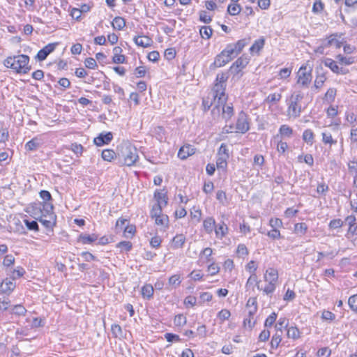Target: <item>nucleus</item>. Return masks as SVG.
<instances>
[{"label": "nucleus", "mask_w": 357, "mask_h": 357, "mask_svg": "<svg viewBox=\"0 0 357 357\" xmlns=\"http://www.w3.org/2000/svg\"><path fill=\"white\" fill-rule=\"evenodd\" d=\"M54 206L48 202H37L30 205L26 212L38 220L47 229H52L56 224V215L53 212Z\"/></svg>", "instance_id": "1"}, {"label": "nucleus", "mask_w": 357, "mask_h": 357, "mask_svg": "<svg viewBox=\"0 0 357 357\" xmlns=\"http://www.w3.org/2000/svg\"><path fill=\"white\" fill-rule=\"evenodd\" d=\"M117 154L119 162L126 166L135 165L139 158L137 149L130 143L121 144Z\"/></svg>", "instance_id": "2"}, {"label": "nucleus", "mask_w": 357, "mask_h": 357, "mask_svg": "<svg viewBox=\"0 0 357 357\" xmlns=\"http://www.w3.org/2000/svg\"><path fill=\"white\" fill-rule=\"evenodd\" d=\"M29 62V57L25 54H20L14 56L7 57L3 64L6 68H12L18 73H27L31 67L28 66Z\"/></svg>", "instance_id": "3"}, {"label": "nucleus", "mask_w": 357, "mask_h": 357, "mask_svg": "<svg viewBox=\"0 0 357 357\" xmlns=\"http://www.w3.org/2000/svg\"><path fill=\"white\" fill-rule=\"evenodd\" d=\"M227 79V77L225 73L218 74L216 77V82L211 92V95L214 98V101H218L220 103H223L227 100V97L225 94V82Z\"/></svg>", "instance_id": "4"}, {"label": "nucleus", "mask_w": 357, "mask_h": 357, "mask_svg": "<svg viewBox=\"0 0 357 357\" xmlns=\"http://www.w3.org/2000/svg\"><path fill=\"white\" fill-rule=\"evenodd\" d=\"M303 98L301 92H295L291 94L288 103V114L294 118L298 117L302 112L300 102Z\"/></svg>", "instance_id": "5"}, {"label": "nucleus", "mask_w": 357, "mask_h": 357, "mask_svg": "<svg viewBox=\"0 0 357 357\" xmlns=\"http://www.w3.org/2000/svg\"><path fill=\"white\" fill-rule=\"evenodd\" d=\"M249 130V123L247 121L246 114L241 112L239 113L238 119L236 121V124L235 128L232 126H225L223 128V130L226 133L229 132H240V133H245Z\"/></svg>", "instance_id": "6"}, {"label": "nucleus", "mask_w": 357, "mask_h": 357, "mask_svg": "<svg viewBox=\"0 0 357 357\" xmlns=\"http://www.w3.org/2000/svg\"><path fill=\"white\" fill-rule=\"evenodd\" d=\"M297 77L298 84L301 85V86H307L312 79L311 70L307 71V67L302 66L297 73Z\"/></svg>", "instance_id": "7"}, {"label": "nucleus", "mask_w": 357, "mask_h": 357, "mask_svg": "<svg viewBox=\"0 0 357 357\" xmlns=\"http://www.w3.org/2000/svg\"><path fill=\"white\" fill-rule=\"evenodd\" d=\"M226 102H224L223 103H220L218 101H216L217 105L215 107H213L212 112L215 113V109H217L218 112H220V108L222 109V117L225 120L227 121L231 119V117L234 114V109L233 106L231 105H226Z\"/></svg>", "instance_id": "8"}, {"label": "nucleus", "mask_w": 357, "mask_h": 357, "mask_svg": "<svg viewBox=\"0 0 357 357\" xmlns=\"http://www.w3.org/2000/svg\"><path fill=\"white\" fill-rule=\"evenodd\" d=\"M324 64L328 67L334 73L338 75H345L348 73V70L339 67L334 60L330 58H326L323 61Z\"/></svg>", "instance_id": "9"}, {"label": "nucleus", "mask_w": 357, "mask_h": 357, "mask_svg": "<svg viewBox=\"0 0 357 357\" xmlns=\"http://www.w3.org/2000/svg\"><path fill=\"white\" fill-rule=\"evenodd\" d=\"M195 153V149L190 144H186L180 148L178 157L181 160H185Z\"/></svg>", "instance_id": "10"}, {"label": "nucleus", "mask_w": 357, "mask_h": 357, "mask_svg": "<svg viewBox=\"0 0 357 357\" xmlns=\"http://www.w3.org/2000/svg\"><path fill=\"white\" fill-rule=\"evenodd\" d=\"M56 45L57 43H50L47 45L38 52L36 57L39 61L45 60L47 56L54 50Z\"/></svg>", "instance_id": "11"}, {"label": "nucleus", "mask_w": 357, "mask_h": 357, "mask_svg": "<svg viewBox=\"0 0 357 357\" xmlns=\"http://www.w3.org/2000/svg\"><path fill=\"white\" fill-rule=\"evenodd\" d=\"M15 288V283L10 279H5L0 284V290L3 294L9 295Z\"/></svg>", "instance_id": "12"}, {"label": "nucleus", "mask_w": 357, "mask_h": 357, "mask_svg": "<svg viewBox=\"0 0 357 357\" xmlns=\"http://www.w3.org/2000/svg\"><path fill=\"white\" fill-rule=\"evenodd\" d=\"M113 138L112 133L109 132L106 134H100L97 137L94 138V143L98 146H102L104 144H107L109 142L112 141Z\"/></svg>", "instance_id": "13"}, {"label": "nucleus", "mask_w": 357, "mask_h": 357, "mask_svg": "<svg viewBox=\"0 0 357 357\" xmlns=\"http://www.w3.org/2000/svg\"><path fill=\"white\" fill-rule=\"evenodd\" d=\"M154 199L156 201V203L154 205L161 206L163 207L167 205L168 198L166 192L156 190L154 192Z\"/></svg>", "instance_id": "14"}, {"label": "nucleus", "mask_w": 357, "mask_h": 357, "mask_svg": "<svg viewBox=\"0 0 357 357\" xmlns=\"http://www.w3.org/2000/svg\"><path fill=\"white\" fill-rule=\"evenodd\" d=\"M230 61H231V58H229L228 56L225 52H223L222 51L215 58L213 65L216 68H220L222 66H224L225 64L229 63Z\"/></svg>", "instance_id": "15"}, {"label": "nucleus", "mask_w": 357, "mask_h": 357, "mask_svg": "<svg viewBox=\"0 0 357 357\" xmlns=\"http://www.w3.org/2000/svg\"><path fill=\"white\" fill-rule=\"evenodd\" d=\"M264 280L266 282H277L278 280V271L273 268H269L266 271Z\"/></svg>", "instance_id": "16"}, {"label": "nucleus", "mask_w": 357, "mask_h": 357, "mask_svg": "<svg viewBox=\"0 0 357 357\" xmlns=\"http://www.w3.org/2000/svg\"><path fill=\"white\" fill-rule=\"evenodd\" d=\"M133 40L137 45L142 47H150L152 43V40L149 37L145 36H135Z\"/></svg>", "instance_id": "17"}, {"label": "nucleus", "mask_w": 357, "mask_h": 357, "mask_svg": "<svg viewBox=\"0 0 357 357\" xmlns=\"http://www.w3.org/2000/svg\"><path fill=\"white\" fill-rule=\"evenodd\" d=\"M203 226L208 234H211L215 228V220L212 217H208L204 220Z\"/></svg>", "instance_id": "18"}, {"label": "nucleus", "mask_w": 357, "mask_h": 357, "mask_svg": "<svg viewBox=\"0 0 357 357\" xmlns=\"http://www.w3.org/2000/svg\"><path fill=\"white\" fill-rule=\"evenodd\" d=\"M185 242V237L183 234H177L172 239V248L178 249L183 247Z\"/></svg>", "instance_id": "19"}, {"label": "nucleus", "mask_w": 357, "mask_h": 357, "mask_svg": "<svg viewBox=\"0 0 357 357\" xmlns=\"http://www.w3.org/2000/svg\"><path fill=\"white\" fill-rule=\"evenodd\" d=\"M181 282V276L180 275L175 274L172 275L169 278L168 281V287H167L168 289H171L172 288L176 289L177 287L180 285Z\"/></svg>", "instance_id": "20"}, {"label": "nucleus", "mask_w": 357, "mask_h": 357, "mask_svg": "<svg viewBox=\"0 0 357 357\" xmlns=\"http://www.w3.org/2000/svg\"><path fill=\"white\" fill-rule=\"evenodd\" d=\"M41 144V141L37 137L33 138L25 144V149L26 151H35Z\"/></svg>", "instance_id": "21"}, {"label": "nucleus", "mask_w": 357, "mask_h": 357, "mask_svg": "<svg viewBox=\"0 0 357 357\" xmlns=\"http://www.w3.org/2000/svg\"><path fill=\"white\" fill-rule=\"evenodd\" d=\"M112 25L114 29L121 30L126 26V21L121 17H115L112 22Z\"/></svg>", "instance_id": "22"}, {"label": "nucleus", "mask_w": 357, "mask_h": 357, "mask_svg": "<svg viewBox=\"0 0 357 357\" xmlns=\"http://www.w3.org/2000/svg\"><path fill=\"white\" fill-rule=\"evenodd\" d=\"M154 219H155V223L158 226H160V227H163L164 229H166L168 227L169 218L167 215H160Z\"/></svg>", "instance_id": "23"}, {"label": "nucleus", "mask_w": 357, "mask_h": 357, "mask_svg": "<svg viewBox=\"0 0 357 357\" xmlns=\"http://www.w3.org/2000/svg\"><path fill=\"white\" fill-rule=\"evenodd\" d=\"M153 287L150 284H146L142 288V294L144 297H146L147 298H151L153 294Z\"/></svg>", "instance_id": "24"}, {"label": "nucleus", "mask_w": 357, "mask_h": 357, "mask_svg": "<svg viewBox=\"0 0 357 357\" xmlns=\"http://www.w3.org/2000/svg\"><path fill=\"white\" fill-rule=\"evenodd\" d=\"M341 42H340L336 38V35H331L328 37L326 43L324 44L326 47L328 46H335L336 48H340L341 47Z\"/></svg>", "instance_id": "25"}, {"label": "nucleus", "mask_w": 357, "mask_h": 357, "mask_svg": "<svg viewBox=\"0 0 357 357\" xmlns=\"http://www.w3.org/2000/svg\"><path fill=\"white\" fill-rule=\"evenodd\" d=\"M265 43L264 38H260L259 40H255L254 44L251 46L250 50V52H259L264 47Z\"/></svg>", "instance_id": "26"}, {"label": "nucleus", "mask_w": 357, "mask_h": 357, "mask_svg": "<svg viewBox=\"0 0 357 357\" xmlns=\"http://www.w3.org/2000/svg\"><path fill=\"white\" fill-rule=\"evenodd\" d=\"M336 59L337 60V61L340 63L344 64V65H350V64L354 63L355 61V59L354 57H351V56L347 57V56H344L342 54L337 55Z\"/></svg>", "instance_id": "27"}, {"label": "nucleus", "mask_w": 357, "mask_h": 357, "mask_svg": "<svg viewBox=\"0 0 357 357\" xmlns=\"http://www.w3.org/2000/svg\"><path fill=\"white\" fill-rule=\"evenodd\" d=\"M163 208L164 207L161 206L153 205L150 213V216L151 217V218L153 219L160 215H165L164 213H162Z\"/></svg>", "instance_id": "28"}, {"label": "nucleus", "mask_w": 357, "mask_h": 357, "mask_svg": "<svg viewBox=\"0 0 357 357\" xmlns=\"http://www.w3.org/2000/svg\"><path fill=\"white\" fill-rule=\"evenodd\" d=\"M98 238V236L96 234L92 235H84L81 234L79 237V239L84 244L86 243H91L96 241Z\"/></svg>", "instance_id": "29"}, {"label": "nucleus", "mask_w": 357, "mask_h": 357, "mask_svg": "<svg viewBox=\"0 0 357 357\" xmlns=\"http://www.w3.org/2000/svg\"><path fill=\"white\" fill-rule=\"evenodd\" d=\"M287 337L294 340L300 337V331L296 327L291 326L287 329Z\"/></svg>", "instance_id": "30"}, {"label": "nucleus", "mask_w": 357, "mask_h": 357, "mask_svg": "<svg viewBox=\"0 0 357 357\" xmlns=\"http://www.w3.org/2000/svg\"><path fill=\"white\" fill-rule=\"evenodd\" d=\"M199 33L203 38L209 39L213 33V29L210 26H204L200 30Z\"/></svg>", "instance_id": "31"}, {"label": "nucleus", "mask_w": 357, "mask_h": 357, "mask_svg": "<svg viewBox=\"0 0 357 357\" xmlns=\"http://www.w3.org/2000/svg\"><path fill=\"white\" fill-rule=\"evenodd\" d=\"M307 226L305 222L296 223L294 226V231L297 234L303 235L306 233Z\"/></svg>", "instance_id": "32"}, {"label": "nucleus", "mask_w": 357, "mask_h": 357, "mask_svg": "<svg viewBox=\"0 0 357 357\" xmlns=\"http://www.w3.org/2000/svg\"><path fill=\"white\" fill-rule=\"evenodd\" d=\"M248 44L246 39H241L238 40L236 43L231 44L233 48L235 49L237 54L238 55L244 47Z\"/></svg>", "instance_id": "33"}, {"label": "nucleus", "mask_w": 357, "mask_h": 357, "mask_svg": "<svg viewBox=\"0 0 357 357\" xmlns=\"http://www.w3.org/2000/svg\"><path fill=\"white\" fill-rule=\"evenodd\" d=\"M279 132L282 136L287 137H290L293 134V130L287 125H282Z\"/></svg>", "instance_id": "34"}, {"label": "nucleus", "mask_w": 357, "mask_h": 357, "mask_svg": "<svg viewBox=\"0 0 357 357\" xmlns=\"http://www.w3.org/2000/svg\"><path fill=\"white\" fill-rule=\"evenodd\" d=\"M116 156V153L111 149H105L102 152V158L104 160L112 161Z\"/></svg>", "instance_id": "35"}, {"label": "nucleus", "mask_w": 357, "mask_h": 357, "mask_svg": "<svg viewBox=\"0 0 357 357\" xmlns=\"http://www.w3.org/2000/svg\"><path fill=\"white\" fill-rule=\"evenodd\" d=\"M227 229V226L224 222H222V224L219 225L218 227H215V234L218 237L222 238L226 234Z\"/></svg>", "instance_id": "36"}, {"label": "nucleus", "mask_w": 357, "mask_h": 357, "mask_svg": "<svg viewBox=\"0 0 357 357\" xmlns=\"http://www.w3.org/2000/svg\"><path fill=\"white\" fill-rule=\"evenodd\" d=\"M222 52H225L229 58H231V61L238 56L235 49L233 48V45L231 44L227 45Z\"/></svg>", "instance_id": "37"}, {"label": "nucleus", "mask_w": 357, "mask_h": 357, "mask_svg": "<svg viewBox=\"0 0 357 357\" xmlns=\"http://www.w3.org/2000/svg\"><path fill=\"white\" fill-rule=\"evenodd\" d=\"M303 139L307 144H312L314 139L313 132L310 129L305 130L303 134Z\"/></svg>", "instance_id": "38"}, {"label": "nucleus", "mask_w": 357, "mask_h": 357, "mask_svg": "<svg viewBox=\"0 0 357 357\" xmlns=\"http://www.w3.org/2000/svg\"><path fill=\"white\" fill-rule=\"evenodd\" d=\"M228 158H227V155H224V157L218 155L216 160V166L218 169H225L227 165V160Z\"/></svg>", "instance_id": "39"}, {"label": "nucleus", "mask_w": 357, "mask_h": 357, "mask_svg": "<svg viewBox=\"0 0 357 357\" xmlns=\"http://www.w3.org/2000/svg\"><path fill=\"white\" fill-rule=\"evenodd\" d=\"M241 10V7L240 5L237 3H233L228 6L227 8V12L231 15H238Z\"/></svg>", "instance_id": "40"}, {"label": "nucleus", "mask_w": 357, "mask_h": 357, "mask_svg": "<svg viewBox=\"0 0 357 357\" xmlns=\"http://www.w3.org/2000/svg\"><path fill=\"white\" fill-rule=\"evenodd\" d=\"M336 95V89L334 88H330L325 93L324 99L328 102H333Z\"/></svg>", "instance_id": "41"}, {"label": "nucleus", "mask_w": 357, "mask_h": 357, "mask_svg": "<svg viewBox=\"0 0 357 357\" xmlns=\"http://www.w3.org/2000/svg\"><path fill=\"white\" fill-rule=\"evenodd\" d=\"M282 334L280 333L276 332V333L272 337V340L271 342L272 348H278L280 343L282 341Z\"/></svg>", "instance_id": "42"}, {"label": "nucleus", "mask_w": 357, "mask_h": 357, "mask_svg": "<svg viewBox=\"0 0 357 357\" xmlns=\"http://www.w3.org/2000/svg\"><path fill=\"white\" fill-rule=\"evenodd\" d=\"M202 105L204 107V110H208L213 105H214V107H215L217 102H215L214 98L211 96V98L208 96L206 99H204L202 101Z\"/></svg>", "instance_id": "43"}, {"label": "nucleus", "mask_w": 357, "mask_h": 357, "mask_svg": "<svg viewBox=\"0 0 357 357\" xmlns=\"http://www.w3.org/2000/svg\"><path fill=\"white\" fill-rule=\"evenodd\" d=\"M116 247L120 249L121 252H128L131 250L132 243L130 241H121L116 245Z\"/></svg>", "instance_id": "44"}, {"label": "nucleus", "mask_w": 357, "mask_h": 357, "mask_svg": "<svg viewBox=\"0 0 357 357\" xmlns=\"http://www.w3.org/2000/svg\"><path fill=\"white\" fill-rule=\"evenodd\" d=\"M281 94L280 93H272V94H270L267 96V98H266L265 101L268 103H275L278 101H280V100L281 99Z\"/></svg>", "instance_id": "45"}, {"label": "nucleus", "mask_w": 357, "mask_h": 357, "mask_svg": "<svg viewBox=\"0 0 357 357\" xmlns=\"http://www.w3.org/2000/svg\"><path fill=\"white\" fill-rule=\"evenodd\" d=\"M287 324H288V321H287V319L285 318H280L275 326L276 332L282 333V328L284 326L287 327Z\"/></svg>", "instance_id": "46"}, {"label": "nucleus", "mask_w": 357, "mask_h": 357, "mask_svg": "<svg viewBox=\"0 0 357 357\" xmlns=\"http://www.w3.org/2000/svg\"><path fill=\"white\" fill-rule=\"evenodd\" d=\"M248 63V61H246V59H243L242 57H240L238 59H237V60L232 64V66H231V69H234V68H244Z\"/></svg>", "instance_id": "47"}, {"label": "nucleus", "mask_w": 357, "mask_h": 357, "mask_svg": "<svg viewBox=\"0 0 357 357\" xmlns=\"http://www.w3.org/2000/svg\"><path fill=\"white\" fill-rule=\"evenodd\" d=\"M135 232V226L131 225L126 226L123 229V235L126 238H131Z\"/></svg>", "instance_id": "48"}, {"label": "nucleus", "mask_w": 357, "mask_h": 357, "mask_svg": "<svg viewBox=\"0 0 357 357\" xmlns=\"http://www.w3.org/2000/svg\"><path fill=\"white\" fill-rule=\"evenodd\" d=\"M322 141L324 144H329L331 145L337 143V140L333 139L331 134L326 132L322 133Z\"/></svg>", "instance_id": "49"}, {"label": "nucleus", "mask_w": 357, "mask_h": 357, "mask_svg": "<svg viewBox=\"0 0 357 357\" xmlns=\"http://www.w3.org/2000/svg\"><path fill=\"white\" fill-rule=\"evenodd\" d=\"M348 304L353 311L357 312V294L353 295L349 298Z\"/></svg>", "instance_id": "50"}, {"label": "nucleus", "mask_w": 357, "mask_h": 357, "mask_svg": "<svg viewBox=\"0 0 357 357\" xmlns=\"http://www.w3.org/2000/svg\"><path fill=\"white\" fill-rule=\"evenodd\" d=\"M343 225V221L341 219L332 220L329 223V228L331 229H336L342 227Z\"/></svg>", "instance_id": "51"}, {"label": "nucleus", "mask_w": 357, "mask_h": 357, "mask_svg": "<svg viewBox=\"0 0 357 357\" xmlns=\"http://www.w3.org/2000/svg\"><path fill=\"white\" fill-rule=\"evenodd\" d=\"M24 222L29 230H39L38 222L36 220L29 221L28 220H24Z\"/></svg>", "instance_id": "52"}, {"label": "nucleus", "mask_w": 357, "mask_h": 357, "mask_svg": "<svg viewBox=\"0 0 357 357\" xmlns=\"http://www.w3.org/2000/svg\"><path fill=\"white\" fill-rule=\"evenodd\" d=\"M324 7V3L320 0H317L313 4L312 11L314 13H319L323 10Z\"/></svg>", "instance_id": "53"}, {"label": "nucleus", "mask_w": 357, "mask_h": 357, "mask_svg": "<svg viewBox=\"0 0 357 357\" xmlns=\"http://www.w3.org/2000/svg\"><path fill=\"white\" fill-rule=\"evenodd\" d=\"M12 312L13 314H15L17 315H24L26 312V310L22 305H16L13 308Z\"/></svg>", "instance_id": "54"}, {"label": "nucleus", "mask_w": 357, "mask_h": 357, "mask_svg": "<svg viewBox=\"0 0 357 357\" xmlns=\"http://www.w3.org/2000/svg\"><path fill=\"white\" fill-rule=\"evenodd\" d=\"M268 284L263 289V292L267 295L273 293L275 289V282H268Z\"/></svg>", "instance_id": "55"}, {"label": "nucleus", "mask_w": 357, "mask_h": 357, "mask_svg": "<svg viewBox=\"0 0 357 357\" xmlns=\"http://www.w3.org/2000/svg\"><path fill=\"white\" fill-rule=\"evenodd\" d=\"M254 283H258V279L256 273H252L249 278L248 279V281L245 284V288L248 289L250 288Z\"/></svg>", "instance_id": "56"}, {"label": "nucleus", "mask_w": 357, "mask_h": 357, "mask_svg": "<svg viewBox=\"0 0 357 357\" xmlns=\"http://www.w3.org/2000/svg\"><path fill=\"white\" fill-rule=\"evenodd\" d=\"M25 271L22 267L18 266L13 271L12 279L14 280L16 278H20L24 275Z\"/></svg>", "instance_id": "57"}, {"label": "nucleus", "mask_w": 357, "mask_h": 357, "mask_svg": "<svg viewBox=\"0 0 357 357\" xmlns=\"http://www.w3.org/2000/svg\"><path fill=\"white\" fill-rule=\"evenodd\" d=\"M277 318V314L275 312L271 313L266 319L265 321V326L266 327H271L274 324Z\"/></svg>", "instance_id": "58"}, {"label": "nucleus", "mask_w": 357, "mask_h": 357, "mask_svg": "<svg viewBox=\"0 0 357 357\" xmlns=\"http://www.w3.org/2000/svg\"><path fill=\"white\" fill-rule=\"evenodd\" d=\"M127 222L126 219L124 218H119L116 222L115 228L116 230V232H120L123 229H124V225L126 222Z\"/></svg>", "instance_id": "59"}, {"label": "nucleus", "mask_w": 357, "mask_h": 357, "mask_svg": "<svg viewBox=\"0 0 357 357\" xmlns=\"http://www.w3.org/2000/svg\"><path fill=\"white\" fill-rule=\"evenodd\" d=\"M230 315H231V313L228 310L223 309L218 312V317L220 320L225 321V320L228 319L229 318Z\"/></svg>", "instance_id": "60"}, {"label": "nucleus", "mask_w": 357, "mask_h": 357, "mask_svg": "<svg viewBox=\"0 0 357 357\" xmlns=\"http://www.w3.org/2000/svg\"><path fill=\"white\" fill-rule=\"evenodd\" d=\"M174 324L176 326H183L186 324V317L183 314H178L174 318Z\"/></svg>", "instance_id": "61"}, {"label": "nucleus", "mask_w": 357, "mask_h": 357, "mask_svg": "<svg viewBox=\"0 0 357 357\" xmlns=\"http://www.w3.org/2000/svg\"><path fill=\"white\" fill-rule=\"evenodd\" d=\"M85 66L90 69H95L97 66L96 60L93 58H87L84 61Z\"/></svg>", "instance_id": "62"}, {"label": "nucleus", "mask_w": 357, "mask_h": 357, "mask_svg": "<svg viewBox=\"0 0 357 357\" xmlns=\"http://www.w3.org/2000/svg\"><path fill=\"white\" fill-rule=\"evenodd\" d=\"M199 20L206 24L209 23L212 20L211 17L208 15L204 10H202L199 13Z\"/></svg>", "instance_id": "63"}, {"label": "nucleus", "mask_w": 357, "mask_h": 357, "mask_svg": "<svg viewBox=\"0 0 357 357\" xmlns=\"http://www.w3.org/2000/svg\"><path fill=\"white\" fill-rule=\"evenodd\" d=\"M350 139L351 142H357V126L355 124L351 125V129L350 131Z\"/></svg>", "instance_id": "64"}]
</instances>
